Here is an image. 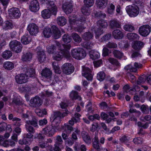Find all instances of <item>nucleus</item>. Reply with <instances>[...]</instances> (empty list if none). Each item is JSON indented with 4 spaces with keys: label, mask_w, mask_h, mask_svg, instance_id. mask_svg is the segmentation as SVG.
I'll use <instances>...</instances> for the list:
<instances>
[{
    "label": "nucleus",
    "mask_w": 151,
    "mask_h": 151,
    "mask_svg": "<svg viewBox=\"0 0 151 151\" xmlns=\"http://www.w3.org/2000/svg\"><path fill=\"white\" fill-rule=\"evenodd\" d=\"M112 35L115 39H122L124 37L123 33L119 29L114 30L112 33Z\"/></svg>",
    "instance_id": "nucleus-21"
},
{
    "label": "nucleus",
    "mask_w": 151,
    "mask_h": 151,
    "mask_svg": "<svg viewBox=\"0 0 151 151\" xmlns=\"http://www.w3.org/2000/svg\"><path fill=\"white\" fill-rule=\"evenodd\" d=\"M52 29L54 38L57 39L59 38L61 35L58 28L56 26L54 25L52 27Z\"/></svg>",
    "instance_id": "nucleus-23"
},
{
    "label": "nucleus",
    "mask_w": 151,
    "mask_h": 151,
    "mask_svg": "<svg viewBox=\"0 0 151 151\" xmlns=\"http://www.w3.org/2000/svg\"><path fill=\"white\" fill-rule=\"evenodd\" d=\"M65 131L67 134H69L73 130V127L68 124H65L63 126Z\"/></svg>",
    "instance_id": "nucleus-46"
},
{
    "label": "nucleus",
    "mask_w": 151,
    "mask_h": 151,
    "mask_svg": "<svg viewBox=\"0 0 151 151\" xmlns=\"http://www.w3.org/2000/svg\"><path fill=\"white\" fill-rule=\"evenodd\" d=\"M32 57V54L29 52L24 54L22 56V60L23 61H30Z\"/></svg>",
    "instance_id": "nucleus-30"
},
{
    "label": "nucleus",
    "mask_w": 151,
    "mask_h": 151,
    "mask_svg": "<svg viewBox=\"0 0 151 151\" xmlns=\"http://www.w3.org/2000/svg\"><path fill=\"white\" fill-rule=\"evenodd\" d=\"M26 129L27 131L32 134L35 133V129L34 127L30 125H25Z\"/></svg>",
    "instance_id": "nucleus-56"
},
{
    "label": "nucleus",
    "mask_w": 151,
    "mask_h": 151,
    "mask_svg": "<svg viewBox=\"0 0 151 151\" xmlns=\"http://www.w3.org/2000/svg\"><path fill=\"white\" fill-rule=\"evenodd\" d=\"M143 43L140 41H136L134 42L132 47L134 49L137 50H139L143 47Z\"/></svg>",
    "instance_id": "nucleus-22"
},
{
    "label": "nucleus",
    "mask_w": 151,
    "mask_h": 151,
    "mask_svg": "<svg viewBox=\"0 0 151 151\" xmlns=\"http://www.w3.org/2000/svg\"><path fill=\"white\" fill-rule=\"evenodd\" d=\"M113 54L115 57L119 59H121L123 54L122 52L117 50H114L113 51Z\"/></svg>",
    "instance_id": "nucleus-53"
},
{
    "label": "nucleus",
    "mask_w": 151,
    "mask_h": 151,
    "mask_svg": "<svg viewBox=\"0 0 151 151\" xmlns=\"http://www.w3.org/2000/svg\"><path fill=\"white\" fill-rule=\"evenodd\" d=\"M3 29L5 30L10 29L13 27V26L12 23L9 21H6L2 25Z\"/></svg>",
    "instance_id": "nucleus-31"
},
{
    "label": "nucleus",
    "mask_w": 151,
    "mask_h": 151,
    "mask_svg": "<svg viewBox=\"0 0 151 151\" xmlns=\"http://www.w3.org/2000/svg\"><path fill=\"white\" fill-rule=\"evenodd\" d=\"M115 6L112 4H111L108 7L107 12L108 13L111 14L113 13L114 10Z\"/></svg>",
    "instance_id": "nucleus-61"
},
{
    "label": "nucleus",
    "mask_w": 151,
    "mask_h": 151,
    "mask_svg": "<svg viewBox=\"0 0 151 151\" xmlns=\"http://www.w3.org/2000/svg\"><path fill=\"white\" fill-rule=\"evenodd\" d=\"M71 54L74 58L78 60L85 58L86 55L85 51L81 48L73 49L71 51Z\"/></svg>",
    "instance_id": "nucleus-1"
},
{
    "label": "nucleus",
    "mask_w": 151,
    "mask_h": 151,
    "mask_svg": "<svg viewBox=\"0 0 151 151\" xmlns=\"http://www.w3.org/2000/svg\"><path fill=\"white\" fill-rule=\"evenodd\" d=\"M124 69L126 70H129L130 72H135L137 71V69L134 68L131 65H128L126 66Z\"/></svg>",
    "instance_id": "nucleus-60"
},
{
    "label": "nucleus",
    "mask_w": 151,
    "mask_h": 151,
    "mask_svg": "<svg viewBox=\"0 0 151 151\" xmlns=\"http://www.w3.org/2000/svg\"><path fill=\"white\" fill-rule=\"evenodd\" d=\"M93 44L91 42H85L81 44L82 46L87 49H91Z\"/></svg>",
    "instance_id": "nucleus-47"
},
{
    "label": "nucleus",
    "mask_w": 151,
    "mask_h": 151,
    "mask_svg": "<svg viewBox=\"0 0 151 151\" xmlns=\"http://www.w3.org/2000/svg\"><path fill=\"white\" fill-rule=\"evenodd\" d=\"M9 17L11 19H18L20 17L21 14L19 9L16 7H12L8 11Z\"/></svg>",
    "instance_id": "nucleus-5"
},
{
    "label": "nucleus",
    "mask_w": 151,
    "mask_h": 151,
    "mask_svg": "<svg viewBox=\"0 0 151 151\" xmlns=\"http://www.w3.org/2000/svg\"><path fill=\"white\" fill-rule=\"evenodd\" d=\"M92 146L97 151H100L101 150V145L99 143L98 136L96 135L93 139Z\"/></svg>",
    "instance_id": "nucleus-16"
},
{
    "label": "nucleus",
    "mask_w": 151,
    "mask_h": 151,
    "mask_svg": "<svg viewBox=\"0 0 151 151\" xmlns=\"http://www.w3.org/2000/svg\"><path fill=\"white\" fill-rule=\"evenodd\" d=\"M81 136L83 140L86 144L89 145L91 143V139L88 133L85 131L81 133Z\"/></svg>",
    "instance_id": "nucleus-18"
},
{
    "label": "nucleus",
    "mask_w": 151,
    "mask_h": 151,
    "mask_svg": "<svg viewBox=\"0 0 151 151\" xmlns=\"http://www.w3.org/2000/svg\"><path fill=\"white\" fill-rule=\"evenodd\" d=\"M90 58L92 60H95L100 57L99 53L96 51L92 50L89 53Z\"/></svg>",
    "instance_id": "nucleus-40"
},
{
    "label": "nucleus",
    "mask_w": 151,
    "mask_h": 151,
    "mask_svg": "<svg viewBox=\"0 0 151 151\" xmlns=\"http://www.w3.org/2000/svg\"><path fill=\"white\" fill-rule=\"evenodd\" d=\"M56 50L55 46L54 45H52L47 48V52L50 54H53Z\"/></svg>",
    "instance_id": "nucleus-63"
},
{
    "label": "nucleus",
    "mask_w": 151,
    "mask_h": 151,
    "mask_svg": "<svg viewBox=\"0 0 151 151\" xmlns=\"http://www.w3.org/2000/svg\"><path fill=\"white\" fill-rule=\"evenodd\" d=\"M36 53L38 60L40 63L43 62L46 60V56L45 51L40 47H38L37 48Z\"/></svg>",
    "instance_id": "nucleus-6"
},
{
    "label": "nucleus",
    "mask_w": 151,
    "mask_h": 151,
    "mask_svg": "<svg viewBox=\"0 0 151 151\" xmlns=\"http://www.w3.org/2000/svg\"><path fill=\"white\" fill-rule=\"evenodd\" d=\"M105 77V73L103 72H101L97 74V78L98 80L100 81H102Z\"/></svg>",
    "instance_id": "nucleus-59"
},
{
    "label": "nucleus",
    "mask_w": 151,
    "mask_h": 151,
    "mask_svg": "<svg viewBox=\"0 0 151 151\" xmlns=\"http://www.w3.org/2000/svg\"><path fill=\"white\" fill-rule=\"evenodd\" d=\"M25 74L28 77H32L35 76V70L33 68H24Z\"/></svg>",
    "instance_id": "nucleus-24"
},
{
    "label": "nucleus",
    "mask_w": 151,
    "mask_h": 151,
    "mask_svg": "<svg viewBox=\"0 0 151 151\" xmlns=\"http://www.w3.org/2000/svg\"><path fill=\"white\" fill-rule=\"evenodd\" d=\"M81 10L83 14V15L87 16L90 14V12L88 7L86 6H83L82 7Z\"/></svg>",
    "instance_id": "nucleus-45"
},
{
    "label": "nucleus",
    "mask_w": 151,
    "mask_h": 151,
    "mask_svg": "<svg viewBox=\"0 0 151 151\" xmlns=\"http://www.w3.org/2000/svg\"><path fill=\"white\" fill-rule=\"evenodd\" d=\"M70 97L72 99L81 100V98L78 95V92L75 91H72L70 94Z\"/></svg>",
    "instance_id": "nucleus-37"
},
{
    "label": "nucleus",
    "mask_w": 151,
    "mask_h": 151,
    "mask_svg": "<svg viewBox=\"0 0 151 151\" xmlns=\"http://www.w3.org/2000/svg\"><path fill=\"white\" fill-rule=\"evenodd\" d=\"M58 24L60 26H63L66 23V20L63 16L58 17L57 19Z\"/></svg>",
    "instance_id": "nucleus-36"
},
{
    "label": "nucleus",
    "mask_w": 151,
    "mask_h": 151,
    "mask_svg": "<svg viewBox=\"0 0 151 151\" xmlns=\"http://www.w3.org/2000/svg\"><path fill=\"white\" fill-rule=\"evenodd\" d=\"M127 37L128 39L132 40H139V37L137 34L133 33H128Z\"/></svg>",
    "instance_id": "nucleus-38"
},
{
    "label": "nucleus",
    "mask_w": 151,
    "mask_h": 151,
    "mask_svg": "<svg viewBox=\"0 0 151 151\" xmlns=\"http://www.w3.org/2000/svg\"><path fill=\"white\" fill-rule=\"evenodd\" d=\"M73 6L70 4H65L63 5V9L66 14L71 13L73 11Z\"/></svg>",
    "instance_id": "nucleus-20"
},
{
    "label": "nucleus",
    "mask_w": 151,
    "mask_h": 151,
    "mask_svg": "<svg viewBox=\"0 0 151 151\" xmlns=\"http://www.w3.org/2000/svg\"><path fill=\"white\" fill-rule=\"evenodd\" d=\"M97 26L99 28H105L108 26L107 22L104 20H99L97 22Z\"/></svg>",
    "instance_id": "nucleus-42"
},
{
    "label": "nucleus",
    "mask_w": 151,
    "mask_h": 151,
    "mask_svg": "<svg viewBox=\"0 0 151 151\" xmlns=\"http://www.w3.org/2000/svg\"><path fill=\"white\" fill-rule=\"evenodd\" d=\"M70 54L68 52H65L63 50H60V51L56 53L53 56V59L56 61H60L63 57H68L69 56Z\"/></svg>",
    "instance_id": "nucleus-8"
},
{
    "label": "nucleus",
    "mask_w": 151,
    "mask_h": 151,
    "mask_svg": "<svg viewBox=\"0 0 151 151\" xmlns=\"http://www.w3.org/2000/svg\"><path fill=\"white\" fill-rule=\"evenodd\" d=\"M126 10L128 14L131 17L136 16L139 12V8L134 5L127 6Z\"/></svg>",
    "instance_id": "nucleus-4"
},
{
    "label": "nucleus",
    "mask_w": 151,
    "mask_h": 151,
    "mask_svg": "<svg viewBox=\"0 0 151 151\" xmlns=\"http://www.w3.org/2000/svg\"><path fill=\"white\" fill-rule=\"evenodd\" d=\"M80 133V131L78 129L75 130L74 132L71 135V139L73 140L75 142L76 141L78 140V138L77 137V135H78Z\"/></svg>",
    "instance_id": "nucleus-52"
},
{
    "label": "nucleus",
    "mask_w": 151,
    "mask_h": 151,
    "mask_svg": "<svg viewBox=\"0 0 151 151\" xmlns=\"http://www.w3.org/2000/svg\"><path fill=\"white\" fill-rule=\"evenodd\" d=\"M71 36L73 40L76 42L80 43L82 40L81 38L76 33H73L71 34Z\"/></svg>",
    "instance_id": "nucleus-43"
},
{
    "label": "nucleus",
    "mask_w": 151,
    "mask_h": 151,
    "mask_svg": "<svg viewBox=\"0 0 151 151\" xmlns=\"http://www.w3.org/2000/svg\"><path fill=\"white\" fill-rule=\"evenodd\" d=\"M107 0H97L96 2L99 7H104L107 4Z\"/></svg>",
    "instance_id": "nucleus-50"
},
{
    "label": "nucleus",
    "mask_w": 151,
    "mask_h": 151,
    "mask_svg": "<svg viewBox=\"0 0 151 151\" xmlns=\"http://www.w3.org/2000/svg\"><path fill=\"white\" fill-rule=\"evenodd\" d=\"M12 102L16 105H20L22 104L21 100L18 97L14 96L12 99Z\"/></svg>",
    "instance_id": "nucleus-58"
},
{
    "label": "nucleus",
    "mask_w": 151,
    "mask_h": 151,
    "mask_svg": "<svg viewBox=\"0 0 151 151\" xmlns=\"http://www.w3.org/2000/svg\"><path fill=\"white\" fill-rule=\"evenodd\" d=\"M2 145L3 146L6 147L10 146L13 147L15 145V142L12 139H6L3 142Z\"/></svg>",
    "instance_id": "nucleus-27"
},
{
    "label": "nucleus",
    "mask_w": 151,
    "mask_h": 151,
    "mask_svg": "<svg viewBox=\"0 0 151 151\" xmlns=\"http://www.w3.org/2000/svg\"><path fill=\"white\" fill-rule=\"evenodd\" d=\"M53 118L61 119V118H62V112L60 111H54L53 112Z\"/></svg>",
    "instance_id": "nucleus-57"
},
{
    "label": "nucleus",
    "mask_w": 151,
    "mask_h": 151,
    "mask_svg": "<svg viewBox=\"0 0 151 151\" xmlns=\"http://www.w3.org/2000/svg\"><path fill=\"white\" fill-rule=\"evenodd\" d=\"M32 40L31 38L28 35H26L23 36L21 39L22 43L27 45Z\"/></svg>",
    "instance_id": "nucleus-28"
},
{
    "label": "nucleus",
    "mask_w": 151,
    "mask_h": 151,
    "mask_svg": "<svg viewBox=\"0 0 151 151\" xmlns=\"http://www.w3.org/2000/svg\"><path fill=\"white\" fill-rule=\"evenodd\" d=\"M41 74L42 76H44L47 79H50L51 77V71L49 69L47 68L42 70Z\"/></svg>",
    "instance_id": "nucleus-25"
},
{
    "label": "nucleus",
    "mask_w": 151,
    "mask_h": 151,
    "mask_svg": "<svg viewBox=\"0 0 151 151\" xmlns=\"http://www.w3.org/2000/svg\"><path fill=\"white\" fill-rule=\"evenodd\" d=\"M110 26L111 29L119 28L120 27L119 22L116 19H113L110 22Z\"/></svg>",
    "instance_id": "nucleus-26"
},
{
    "label": "nucleus",
    "mask_w": 151,
    "mask_h": 151,
    "mask_svg": "<svg viewBox=\"0 0 151 151\" xmlns=\"http://www.w3.org/2000/svg\"><path fill=\"white\" fill-rule=\"evenodd\" d=\"M75 151H86V146L83 144L79 145L78 144H76L74 146Z\"/></svg>",
    "instance_id": "nucleus-35"
},
{
    "label": "nucleus",
    "mask_w": 151,
    "mask_h": 151,
    "mask_svg": "<svg viewBox=\"0 0 151 151\" xmlns=\"http://www.w3.org/2000/svg\"><path fill=\"white\" fill-rule=\"evenodd\" d=\"M81 115L79 113H76L74 115V117H72L70 120L69 121V124L71 125H73L74 123H76L79 122L80 120V117Z\"/></svg>",
    "instance_id": "nucleus-19"
},
{
    "label": "nucleus",
    "mask_w": 151,
    "mask_h": 151,
    "mask_svg": "<svg viewBox=\"0 0 151 151\" xmlns=\"http://www.w3.org/2000/svg\"><path fill=\"white\" fill-rule=\"evenodd\" d=\"M52 66L55 72L56 73L60 74L61 73V71L57 63L54 62L52 63Z\"/></svg>",
    "instance_id": "nucleus-49"
},
{
    "label": "nucleus",
    "mask_w": 151,
    "mask_h": 151,
    "mask_svg": "<svg viewBox=\"0 0 151 151\" xmlns=\"http://www.w3.org/2000/svg\"><path fill=\"white\" fill-rule=\"evenodd\" d=\"M94 2V0H84L83 1V3L85 6L88 7L92 6Z\"/></svg>",
    "instance_id": "nucleus-64"
},
{
    "label": "nucleus",
    "mask_w": 151,
    "mask_h": 151,
    "mask_svg": "<svg viewBox=\"0 0 151 151\" xmlns=\"http://www.w3.org/2000/svg\"><path fill=\"white\" fill-rule=\"evenodd\" d=\"M57 12V11L54 14L52 12L51 9L47 8V9H45L42 11V16L44 18H49L50 17L51 14L55 15H56Z\"/></svg>",
    "instance_id": "nucleus-17"
},
{
    "label": "nucleus",
    "mask_w": 151,
    "mask_h": 151,
    "mask_svg": "<svg viewBox=\"0 0 151 151\" xmlns=\"http://www.w3.org/2000/svg\"><path fill=\"white\" fill-rule=\"evenodd\" d=\"M42 4H45L47 8L51 9L52 12L54 14L58 11V8L53 1L51 0H40Z\"/></svg>",
    "instance_id": "nucleus-2"
},
{
    "label": "nucleus",
    "mask_w": 151,
    "mask_h": 151,
    "mask_svg": "<svg viewBox=\"0 0 151 151\" xmlns=\"http://www.w3.org/2000/svg\"><path fill=\"white\" fill-rule=\"evenodd\" d=\"M93 34L90 32H88L84 33L82 37L83 39L86 41H89L93 39Z\"/></svg>",
    "instance_id": "nucleus-39"
},
{
    "label": "nucleus",
    "mask_w": 151,
    "mask_h": 151,
    "mask_svg": "<svg viewBox=\"0 0 151 151\" xmlns=\"http://www.w3.org/2000/svg\"><path fill=\"white\" fill-rule=\"evenodd\" d=\"M91 71L88 68L85 66L83 67V73L82 74L86 77L88 80H91L93 76L91 74Z\"/></svg>",
    "instance_id": "nucleus-13"
},
{
    "label": "nucleus",
    "mask_w": 151,
    "mask_h": 151,
    "mask_svg": "<svg viewBox=\"0 0 151 151\" xmlns=\"http://www.w3.org/2000/svg\"><path fill=\"white\" fill-rule=\"evenodd\" d=\"M63 41L65 43H68L71 41V38L68 34H65L62 37Z\"/></svg>",
    "instance_id": "nucleus-48"
},
{
    "label": "nucleus",
    "mask_w": 151,
    "mask_h": 151,
    "mask_svg": "<svg viewBox=\"0 0 151 151\" xmlns=\"http://www.w3.org/2000/svg\"><path fill=\"white\" fill-rule=\"evenodd\" d=\"M29 9L33 12H36L39 9V5L38 1L36 0L32 1L29 5Z\"/></svg>",
    "instance_id": "nucleus-15"
},
{
    "label": "nucleus",
    "mask_w": 151,
    "mask_h": 151,
    "mask_svg": "<svg viewBox=\"0 0 151 151\" xmlns=\"http://www.w3.org/2000/svg\"><path fill=\"white\" fill-rule=\"evenodd\" d=\"M10 49L16 53L21 52L22 50V45L20 42L17 40H13L9 44Z\"/></svg>",
    "instance_id": "nucleus-3"
},
{
    "label": "nucleus",
    "mask_w": 151,
    "mask_h": 151,
    "mask_svg": "<svg viewBox=\"0 0 151 151\" xmlns=\"http://www.w3.org/2000/svg\"><path fill=\"white\" fill-rule=\"evenodd\" d=\"M62 69L65 74L69 75L73 72L74 68L73 66L71 64L66 63L63 65Z\"/></svg>",
    "instance_id": "nucleus-7"
},
{
    "label": "nucleus",
    "mask_w": 151,
    "mask_h": 151,
    "mask_svg": "<svg viewBox=\"0 0 151 151\" xmlns=\"http://www.w3.org/2000/svg\"><path fill=\"white\" fill-rule=\"evenodd\" d=\"M3 67L5 69L10 70L14 68V65L12 62L7 61L4 63Z\"/></svg>",
    "instance_id": "nucleus-41"
},
{
    "label": "nucleus",
    "mask_w": 151,
    "mask_h": 151,
    "mask_svg": "<svg viewBox=\"0 0 151 151\" xmlns=\"http://www.w3.org/2000/svg\"><path fill=\"white\" fill-rule=\"evenodd\" d=\"M61 121V119L53 118V120L52 122V126L53 129H58L60 128L59 124Z\"/></svg>",
    "instance_id": "nucleus-33"
},
{
    "label": "nucleus",
    "mask_w": 151,
    "mask_h": 151,
    "mask_svg": "<svg viewBox=\"0 0 151 151\" xmlns=\"http://www.w3.org/2000/svg\"><path fill=\"white\" fill-rule=\"evenodd\" d=\"M43 34L45 37L47 38L51 36L52 34V31L51 29L49 27L45 28L43 31Z\"/></svg>",
    "instance_id": "nucleus-44"
},
{
    "label": "nucleus",
    "mask_w": 151,
    "mask_h": 151,
    "mask_svg": "<svg viewBox=\"0 0 151 151\" xmlns=\"http://www.w3.org/2000/svg\"><path fill=\"white\" fill-rule=\"evenodd\" d=\"M31 105L35 107L41 106L42 103V101L41 98L37 96L32 98L30 100Z\"/></svg>",
    "instance_id": "nucleus-11"
},
{
    "label": "nucleus",
    "mask_w": 151,
    "mask_h": 151,
    "mask_svg": "<svg viewBox=\"0 0 151 151\" xmlns=\"http://www.w3.org/2000/svg\"><path fill=\"white\" fill-rule=\"evenodd\" d=\"M29 78L25 74L18 75L15 76L16 81L18 84L25 83L28 81Z\"/></svg>",
    "instance_id": "nucleus-12"
},
{
    "label": "nucleus",
    "mask_w": 151,
    "mask_h": 151,
    "mask_svg": "<svg viewBox=\"0 0 151 151\" xmlns=\"http://www.w3.org/2000/svg\"><path fill=\"white\" fill-rule=\"evenodd\" d=\"M95 33L96 34L95 37L96 38H98L103 33V30L102 28L99 27L98 28L95 30Z\"/></svg>",
    "instance_id": "nucleus-62"
},
{
    "label": "nucleus",
    "mask_w": 151,
    "mask_h": 151,
    "mask_svg": "<svg viewBox=\"0 0 151 151\" xmlns=\"http://www.w3.org/2000/svg\"><path fill=\"white\" fill-rule=\"evenodd\" d=\"M38 120L35 117H33L32 120L27 121L26 123L28 125H32L35 127L38 128V126L37 124Z\"/></svg>",
    "instance_id": "nucleus-32"
},
{
    "label": "nucleus",
    "mask_w": 151,
    "mask_h": 151,
    "mask_svg": "<svg viewBox=\"0 0 151 151\" xmlns=\"http://www.w3.org/2000/svg\"><path fill=\"white\" fill-rule=\"evenodd\" d=\"M55 129H53L52 125H49L43 129V131L44 134L50 137L52 136L54 134L55 132Z\"/></svg>",
    "instance_id": "nucleus-14"
},
{
    "label": "nucleus",
    "mask_w": 151,
    "mask_h": 151,
    "mask_svg": "<svg viewBox=\"0 0 151 151\" xmlns=\"http://www.w3.org/2000/svg\"><path fill=\"white\" fill-rule=\"evenodd\" d=\"M88 18L87 16L82 15L79 19L78 20V25L82 24L84 23L85 22L87 21Z\"/></svg>",
    "instance_id": "nucleus-54"
},
{
    "label": "nucleus",
    "mask_w": 151,
    "mask_h": 151,
    "mask_svg": "<svg viewBox=\"0 0 151 151\" xmlns=\"http://www.w3.org/2000/svg\"><path fill=\"white\" fill-rule=\"evenodd\" d=\"M12 55V52L10 51L7 50L3 53L2 56L4 58L7 59L11 57Z\"/></svg>",
    "instance_id": "nucleus-51"
},
{
    "label": "nucleus",
    "mask_w": 151,
    "mask_h": 151,
    "mask_svg": "<svg viewBox=\"0 0 151 151\" xmlns=\"http://www.w3.org/2000/svg\"><path fill=\"white\" fill-rule=\"evenodd\" d=\"M151 28L148 25H143L139 28V32L142 36H146L150 32Z\"/></svg>",
    "instance_id": "nucleus-10"
},
{
    "label": "nucleus",
    "mask_w": 151,
    "mask_h": 151,
    "mask_svg": "<svg viewBox=\"0 0 151 151\" xmlns=\"http://www.w3.org/2000/svg\"><path fill=\"white\" fill-rule=\"evenodd\" d=\"M76 16L75 14H71L69 16V22L71 26H73L74 25L78 24V20H76L75 17Z\"/></svg>",
    "instance_id": "nucleus-29"
},
{
    "label": "nucleus",
    "mask_w": 151,
    "mask_h": 151,
    "mask_svg": "<svg viewBox=\"0 0 151 151\" xmlns=\"http://www.w3.org/2000/svg\"><path fill=\"white\" fill-rule=\"evenodd\" d=\"M146 79V76L145 75L140 76L137 81V83L138 84H140L142 83H143L145 82Z\"/></svg>",
    "instance_id": "nucleus-55"
},
{
    "label": "nucleus",
    "mask_w": 151,
    "mask_h": 151,
    "mask_svg": "<svg viewBox=\"0 0 151 151\" xmlns=\"http://www.w3.org/2000/svg\"><path fill=\"white\" fill-rule=\"evenodd\" d=\"M27 29L30 34L32 35H35L39 32V28L35 24L31 23L27 26Z\"/></svg>",
    "instance_id": "nucleus-9"
},
{
    "label": "nucleus",
    "mask_w": 151,
    "mask_h": 151,
    "mask_svg": "<svg viewBox=\"0 0 151 151\" xmlns=\"http://www.w3.org/2000/svg\"><path fill=\"white\" fill-rule=\"evenodd\" d=\"M32 86L30 85H25L24 86H23L19 88V91L20 92H28L30 91L31 90Z\"/></svg>",
    "instance_id": "nucleus-34"
}]
</instances>
